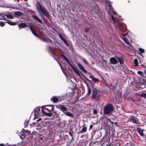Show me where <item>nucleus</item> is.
I'll list each match as a JSON object with an SVG mask.
<instances>
[{"mask_svg":"<svg viewBox=\"0 0 146 146\" xmlns=\"http://www.w3.org/2000/svg\"><path fill=\"white\" fill-rule=\"evenodd\" d=\"M36 7L38 12L40 13V15L42 16H45L48 19H50V16L46 8L41 5V4L38 1L36 5Z\"/></svg>","mask_w":146,"mask_h":146,"instance_id":"1","label":"nucleus"},{"mask_svg":"<svg viewBox=\"0 0 146 146\" xmlns=\"http://www.w3.org/2000/svg\"><path fill=\"white\" fill-rule=\"evenodd\" d=\"M113 107L111 104L108 103L104 106V113L105 115L110 114L111 112L113 111Z\"/></svg>","mask_w":146,"mask_h":146,"instance_id":"2","label":"nucleus"},{"mask_svg":"<svg viewBox=\"0 0 146 146\" xmlns=\"http://www.w3.org/2000/svg\"><path fill=\"white\" fill-rule=\"evenodd\" d=\"M62 58L63 60H64L66 61L67 63L69 64L70 66L72 67L73 70L74 71V72L77 74L78 76H80V74L78 71V69L77 68H75L74 67V66L71 64L70 62L68 61V60L67 58L63 54H62L61 55Z\"/></svg>","mask_w":146,"mask_h":146,"instance_id":"3","label":"nucleus"},{"mask_svg":"<svg viewBox=\"0 0 146 146\" xmlns=\"http://www.w3.org/2000/svg\"><path fill=\"white\" fill-rule=\"evenodd\" d=\"M46 108H45L44 109L50 112H52L54 110V106L52 105H48L45 106Z\"/></svg>","mask_w":146,"mask_h":146,"instance_id":"4","label":"nucleus"},{"mask_svg":"<svg viewBox=\"0 0 146 146\" xmlns=\"http://www.w3.org/2000/svg\"><path fill=\"white\" fill-rule=\"evenodd\" d=\"M129 119L130 121L131 122H132L135 124L137 123L139 124V123L137 122V121H138V119L137 117H135L132 115L130 117Z\"/></svg>","mask_w":146,"mask_h":146,"instance_id":"5","label":"nucleus"},{"mask_svg":"<svg viewBox=\"0 0 146 146\" xmlns=\"http://www.w3.org/2000/svg\"><path fill=\"white\" fill-rule=\"evenodd\" d=\"M116 58L114 57H111L110 58V62L111 64L114 65L118 63V61L116 59Z\"/></svg>","mask_w":146,"mask_h":146,"instance_id":"6","label":"nucleus"},{"mask_svg":"<svg viewBox=\"0 0 146 146\" xmlns=\"http://www.w3.org/2000/svg\"><path fill=\"white\" fill-rule=\"evenodd\" d=\"M106 139L108 140L106 141V140H105V142L102 144V146H110V138L109 137H107Z\"/></svg>","mask_w":146,"mask_h":146,"instance_id":"7","label":"nucleus"},{"mask_svg":"<svg viewBox=\"0 0 146 146\" xmlns=\"http://www.w3.org/2000/svg\"><path fill=\"white\" fill-rule=\"evenodd\" d=\"M77 66L79 69L84 73H87V71L85 70L84 67L80 63H78Z\"/></svg>","mask_w":146,"mask_h":146,"instance_id":"8","label":"nucleus"},{"mask_svg":"<svg viewBox=\"0 0 146 146\" xmlns=\"http://www.w3.org/2000/svg\"><path fill=\"white\" fill-rule=\"evenodd\" d=\"M58 108L64 113V111H67L68 108L64 105H58Z\"/></svg>","mask_w":146,"mask_h":146,"instance_id":"9","label":"nucleus"},{"mask_svg":"<svg viewBox=\"0 0 146 146\" xmlns=\"http://www.w3.org/2000/svg\"><path fill=\"white\" fill-rule=\"evenodd\" d=\"M40 107H39L36 108L34 109L33 110V112H34V115L35 116L36 115H38L39 114L40 115L39 113L40 110Z\"/></svg>","mask_w":146,"mask_h":146,"instance_id":"10","label":"nucleus"},{"mask_svg":"<svg viewBox=\"0 0 146 146\" xmlns=\"http://www.w3.org/2000/svg\"><path fill=\"white\" fill-rule=\"evenodd\" d=\"M18 26L20 29L22 28H24L28 26V25L26 23H21L18 24Z\"/></svg>","mask_w":146,"mask_h":146,"instance_id":"11","label":"nucleus"},{"mask_svg":"<svg viewBox=\"0 0 146 146\" xmlns=\"http://www.w3.org/2000/svg\"><path fill=\"white\" fill-rule=\"evenodd\" d=\"M14 14L15 17H21L24 16V14L20 11L15 12L14 13Z\"/></svg>","mask_w":146,"mask_h":146,"instance_id":"12","label":"nucleus"},{"mask_svg":"<svg viewBox=\"0 0 146 146\" xmlns=\"http://www.w3.org/2000/svg\"><path fill=\"white\" fill-rule=\"evenodd\" d=\"M115 58L117 60L121 65L124 64V60L123 57H120L118 56H116Z\"/></svg>","mask_w":146,"mask_h":146,"instance_id":"13","label":"nucleus"},{"mask_svg":"<svg viewBox=\"0 0 146 146\" xmlns=\"http://www.w3.org/2000/svg\"><path fill=\"white\" fill-rule=\"evenodd\" d=\"M137 130L139 133V135L141 136L142 137L145 136V135H144L143 133V130L142 129H141L140 128L138 127L137 128Z\"/></svg>","mask_w":146,"mask_h":146,"instance_id":"14","label":"nucleus"},{"mask_svg":"<svg viewBox=\"0 0 146 146\" xmlns=\"http://www.w3.org/2000/svg\"><path fill=\"white\" fill-rule=\"evenodd\" d=\"M98 94L97 89L96 88H94L92 90V98L93 99L96 98V96Z\"/></svg>","mask_w":146,"mask_h":146,"instance_id":"15","label":"nucleus"},{"mask_svg":"<svg viewBox=\"0 0 146 146\" xmlns=\"http://www.w3.org/2000/svg\"><path fill=\"white\" fill-rule=\"evenodd\" d=\"M32 17L38 23H40L41 24L42 23V21L37 16L35 15H32Z\"/></svg>","mask_w":146,"mask_h":146,"instance_id":"16","label":"nucleus"},{"mask_svg":"<svg viewBox=\"0 0 146 146\" xmlns=\"http://www.w3.org/2000/svg\"><path fill=\"white\" fill-rule=\"evenodd\" d=\"M50 100L54 103H56L58 101V98L56 96H54L51 98Z\"/></svg>","mask_w":146,"mask_h":146,"instance_id":"17","label":"nucleus"},{"mask_svg":"<svg viewBox=\"0 0 146 146\" xmlns=\"http://www.w3.org/2000/svg\"><path fill=\"white\" fill-rule=\"evenodd\" d=\"M29 28L30 29L31 32L32 33L36 36V37H39V36L36 33L35 30L33 28L32 26H29Z\"/></svg>","mask_w":146,"mask_h":146,"instance_id":"18","label":"nucleus"},{"mask_svg":"<svg viewBox=\"0 0 146 146\" xmlns=\"http://www.w3.org/2000/svg\"><path fill=\"white\" fill-rule=\"evenodd\" d=\"M90 78L93 81L95 82H99L100 81L99 79L95 78L93 75H91L89 76Z\"/></svg>","mask_w":146,"mask_h":146,"instance_id":"19","label":"nucleus"},{"mask_svg":"<svg viewBox=\"0 0 146 146\" xmlns=\"http://www.w3.org/2000/svg\"><path fill=\"white\" fill-rule=\"evenodd\" d=\"M102 94H101L98 92V94L96 96V101H99L102 97Z\"/></svg>","mask_w":146,"mask_h":146,"instance_id":"20","label":"nucleus"},{"mask_svg":"<svg viewBox=\"0 0 146 146\" xmlns=\"http://www.w3.org/2000/svg\"><path fill=\"white\" fill-rule=\"evenodd\" d=\"M26 134L25 133L22 131L21 134L20 135V137L22 139H23L26 137Z\"/></svg>","mask_w":146,"mask_h":146,"instance_id":"21","label":"nucleus"},{"mask_svg":"<svg viewBox=\"0 0 146 146\" xmlns=\"http://www.w3.org/2000/svg\"><path fill=\"white\" fill-rule=\"evenodd\" d=\"M64 113L66 115L69 116L71 117H74V115L73 114L71 113L70 112L67 111L65 112H64Z\"/></svg>","mask_w":146,"mask_h":146,"instance_id":"22","label":"nucleus"},{"mask_svg":"<svg viewBox=\"0 0 146 146\" xmlns=\"http://www.w3.org/2000/svg\"><path fill=\"white\" fill-rule=\"evenodd\" d=\"M111 18L112 20H113L114 23H116V24L117 25V26L118 27H119V25L117 23V20L116 19H115L114 17H113V16L112 15H111Z\"/></svg>","mask_w":146,"mask_h":146,"instance_id":"23","label":"nucleus"},{"mask_svg":"<svg viewBox=\"0 0 146 146\" xmlns=\"http://www.w3.org/2000/svg\"><path fill=\"white\" fill-rule=\"evenodd\" d=\"M44 42H47V43H48V42H50L52 44L53 43L52 41L51 40H50L49 38L48 37L45 38Z\"/></svg>","mask_w":146,"mask_h":146,"instance_id":"24","label":"nucleus"},{"mask_svg":"<svg viewBox=\"0 0 146 146\" xmlns=\"http://www.w3.org/2000/svg\"><path fill=\"white\" fill-rule=\"evenodd\" d=\"M122 38L124 42L128 45H130L129 42L127 40V38L125 37H122Z\"/></svg>","mask_w":146,"mask_h":146,"instance_id":"25","label":"nucleus"},{"mask_svg":"<svg viewBox=\"0 0 146 146\" xmlns=\"http://www.w3.org/2000/svg\"><path fill=\"white\" fill-rule=\"evenodd\" d=\"M87 130V127L85 126V125H84L83 128L81 129V133L84 132L86 131Z\"/></svg>","mask_w":146,"mask_h":146,"instance_id":"26","label":"nucleus"},{"mask_svg":"<svg viewBox=\"0 0 146 146\" xmlns=\"http://www.w3.org/2000/svg\"><path fill=\"white\" fill-rule=\"evenodd\" d=\"M6 17L8 19H13V16L11 14H6L5 15Z\"/></svg>","mask_w":146,"mask_h":146,"instance_id":"27","label":"nucleus"},{"mask_svg":"<svg viewBox=\"0 0 146 146\" xmlns=\"http://www.w3.org/2000/svg\"><path fill=\"white\" fill-rule=\"evenodd\" d=\"M138 50L139 51V53L140 55H142L141 53H144L145 52L144 50L143 49L139 48Z\"/></svg>","mask_w":146,"mask_h":146,"instance_id":"28","label":"nucleus"},{"mask_svg":"<svg viewBox=\"0 0 146 146\" xmlns=\"http://www.w3.org/2000/svg\"><path fill=\"white\" fill-rule=\"evenodd\" d=\"M140 96L146 99V94L142 93L140 94Z\"/></svg>","mask_w":146,"mask_h":146,"instance_id":"29","label":"nucleus"},{"mask_svg":"<svg viewBox=\"0 0 146 146\" xmlns=\"http://www.w3.org/2000/svg\"><path fill=\"white\" fill-rule=\"evenodd\" d=\"M5 16H6L4 14H2V17H1L2 18H1L0 19L1 20H4L5 21H7V19L5 17Z\"/></svg>","mask_w":146,"mask_h":146,"instance_id":"30","label":"nucleus"},{"mask_svg":"<svg viewBox=\"0 0 146 146\" xmlns=\"http://www.w3.org/2000/svg\"><path fill=\"white\" fill-rule=\"evenodd\" d=\"M47 47L48 49H49L50 51L52 52V54H53L54 55H55V54L52 51V48L51 46H47Z\"/></svg>","mask_w":146,"mask_h":146,"instance_id":"31","label":"nucleus"},{"mask_svg":"<svg viewBox=\"0 0 146 146\" xmlns=\"http://www.w3.org/2000/svg\"><path fill=\"white\" fill-rule=\"evenodd\" d=\"M52 113V112H48V113H46L45 115H46L47 116H48L51 117L52 116V115L53 114V113Z\"/></svg>","mask_w":146,"mask_h":146,"instance_id":"32","label":"nucleus"},{"mask_svg":"<svg viewBox=\"0 0 146 146\" xmlns=\"http://www.w3.org/2000/svg\"><path fill=\"white\" fill-rule=\"evenodd\" d=\"M134 62L135 64L134 66H137L138 65V62L137 59H135L134 60Z\"/></svg>","mask_w":146,"mask_h":146,"instance_id":"33","label":"nucleus"},{"mask_svg":"<svg viewBox=\"0 0 146 146\" xmlns=\"http://www.w3.org/2000/svg\"><path fill=\"white\" fill-rule=\"evenodd\" d=\"M22 131H24L26 134H27L28 135L30 134L31 132L30 131H29L27 130H25L24 129H23Z\"/></svg>","mask_w":146,"mask_h":146,"instance_id":"34","label":"nucleus"},{"mask_svg":"<svg viewBox=\"0 0 146 146\" xmlns=\"http://www.w3.org/2000/svg\"><path fill=\"white\" fill-rule=\"evenodd\" d=\"M46 107V106H42L41 107V108H42L41 111L43 113V114H44L45 115L46 112L44 110V107Z\"/></svg>","mask_w":146,"mask_h":146,"instance_id":"35","label":"nucleus"},{"mask_svg":"<svg viewBox=\"0 0 146 146\" xmlns=\"http://www.w3.org/2000/svg\"><path fill=\"white\" fill-rule=\"evenodd\" d=\"M91 93V90L90 88L88 87V93L87 94V96H89L90 95Z\"/></svg>","mask_w":146,"mask_h":146,"instance_id":"36","label":"nucleus"},{"mask_svg":"<svg viewBox=\"0 0 146 146\" xmlns=\"http://www.w3.org/2000/svg\"><path fill=\"white\" fill-rule=\"evenodd\" d=\"M73 132L72 131H69V132L68 133L70 134V136L72 137V140H74V139L73 137V134H72Z\"/></svg>","mask_w":146,"mask_h":146,"instance_id":"37","label":"nucleus"},{"mask_svg":"<svg viewBox=\"0 0 146 146\" xmlns=\"http://www.w3.org/2000/svg\"><path fill=\"white\" fill-rule=\"evenodd\" d=\"M44 138V136L43 135H41L40 136L38 137V139L40 141H41L43 140V138Z\"/></svg>","mask_w":146,"mask_h":146,"instance_id":"38","label":"nucleus"},{"mask_svg":"<svg viewBox=\"0 0 146 146\" xmlns=\"http://www.w3.org/2000/svg\"><path fill=\"white\" fill-rule=\"evenodd\" d=\"M29 123V121H26L24 123V125L25 126V127H27L28 126V125Z\"/></svg>","mask_w":146,"mask_h":146,"instance_id":"39","label":"nucleus"},{"mask_svg":"<svg viewBox=\"0 0 146 146\" xmlns=\"http://www.w3.org/2000/svg\"><path fill=\"white\" fill-rule=\"evenodd\" d=\"M5 23H6V22H3L0 21V26L1 27H3L5 25Z\"/></svg>","mask_w":146,"mask_h":146,"instance_id":"40","label":"nucleus"},{"mask_svg":"<svg viewBox=\"0 0 146 146\" xmlns=\"http://www.w3.org/2000/svg\"><path fill=\"white\" fill-rule=\"evenodd\" d=\"M59 36L60 38L61 39L63 40L64 39H65L62 36V35L60 33H59L58 35Z\"/></svg>","mask_w":146,"mask_h":146,"instance_id":"41","label":"nucleus"},{"mask_svg":"<svg viewBox=\"0 0 146 146\" xmlns=\"http://www.w3.org/2000/svg\"><path fill=\"white\" fill-rule=\"evenodd\" d=\"M132 144L131 143L129 142L126 144L125 146H131Z\"/></svg>","mask_w":146,"mask_h":146,"instance_id":"42","label":"nucleus"},{"mask_svg":"<svg viewBox=\"0 0 146 146\" xmlns=\"http://www.w3.org/2000/svg\"><path fill=\"white\" fill-rule=\"evenodd\" d=\"M90 28H86V29L85 30L84 32L86 33H87L90 30Z\"/></svg>","mask_w":146,"mask_h":146,"instance_id":"43","label":"nucleus"},{"mask_svg":"<svg viewBox=\"0 0 146 146\" xmlns=\"http://www.w3.org/2000/svg\"><path fill=\"white\" fill-rule=\"evenodd\" d=\"M82 61L84 62L87 65H88V62L86 61V60L84 58H82Z\"/></svg>","mask_w":146,"mask_h":146,"instance_id":"44","label":"nucleus"},{"mask_svg":"<svg viewBox=\"0 0 146 146\" xmlns=\"http://www.w3.org/2000/svg\"><path fill=\"white\" fill-rule=\"evenodd\" d=\"M63 41L66 45L67 46H69V44L66 41V40H65V39H64Z\"/></svg>","mask_w":146,"mask_h":146,"instance_id":"45","label":"nucleus"},{"mask_svg":"<svg viewBox=\"0 0 146 146\" xmlns=\"http://www.w3.org/2000/svg\"><path fill=\"white\" fill-rule=\"evenodd\" d=\"M38 37L39 38H40V40H42L44 42V41L45 40V38H42V37H40V36H39V37Z\"/></svg>","mask_w":146,"mask_h":146,"instance_id":"46","label":"nucleus"},{"mask_svg":"<svg viewBox=\"0 0 146 146\" xmlns=\"http://www.w3.org/2000/svg\"><path fill=\"white\" fill-rule=\"evenodd\" d=\"M128 33L127 32L125 34H122V37H125L124 36H126L128 34Z\"/></svg>","mask_w":146,"mask_h":146,"instance_id":"47","label":"nucleus"},{"mask_svg":"<svg viewBox=\"0 0 146 146\" xmlns=\"http://www.w3.org/2000/svg\"><path fill=\"white\" fill-rule=\"evenodd\" d=\"M7 23L11 25V24L12 23V22L10 20H7Z\"/></svg>","mask_w":146,"mask_h":146,"instance_id":"48","label":"nucleus"},{"mask_svg":"<svg viewBox=\"0 0 146 146\" xmlns=\"http://www.w3.org/2000/svg\"><path fill=\"white\" fill-rule=\"evenodd\" d=\"M93 113L94 114H97V110L96 109H94L93 111Z\"/></svg>","mask_w":146,"mask_h":146,"instance_id":"49","label":"nucleus"},{"mask_svg":"<svg viewBox=\"0 0 146 146\" xmlns=\"http://www.w3.org/2000/svg\"><path fill=\"white\" fill-rule=\"evenodd\" d=\"M17 23L16 22H12V23L11 24V25H17Z\"/></svg>","mask_w":146,"mask_h":146,"instance_id":"50","label":"nucleus"},{"mask_svg":"<svg viewBox=\"0 0 146 146\" xmlns=\"http://www.w3.org/2000/svg\"><path fill=\"white\" fill-rule=\"evenodd\" d=\"M52 56H53V58H54V59L57 62H58V61L57 60L55 57L54 56V55H53V54H52Z\"/></svg>","mask_w":146,"mask_h":146,"instance_id":"51","label":"nucleus"},{"mask_svg":"<svg viewBox=\"0 0 146 146\" xmlns=\"http://www.w3.org/2000/svg\"><path fill=\"white\" fill-rule=\"evenodd\" d=\"M27 144V142L25 141H23L22 143V145H25Z\"/></svg>","mask_w":146,"mask_h":146,"instance_id":"52","label":"nucleus"},{"mask_svg":"<svg viewBox=\"0 0 146 146\" xmlns=\"http://www.w3.org/2000/svg\"><path fill=\"white\" fill-rule=\"evenodd\" d=\"M93 127V125H90V126L89 129H92V127Z\"/></svg>","mask_w":146,"mask_h":146,"instance_id":"53","label":"nucleus"},{"mask_svg":"<svg viewBox=\"0 0 146 146\" xmlns=\"http://www.w3.org/2000/svg\"><path fill=\"white\" fill-rule=\"evenodd\" d=\"M138 74H141L142 73V72L141 71H138L137 72Z\"/></svg>","mask_w":146,"mask_h":146,"instance_id":"54","label":"nucleus"},{"mask_svg":"<svg viewBox=\"0 0 146 146\" xmlns=\"http://www.w3.org/2000/svg\"><path fill=\"white\" fill-rule=\"evenodd\" d=\"M91 10L93 12H97V11L95 10V9H92Z\"/></svg>","mask_w":146,"mask_h":146,"instance_id":"55","label":"nucleus"},{"mask_svg":"<svg viewBox=\"0 0 146 146\" xmlns=\"http://www.w3.org/2000/svg\"><path fill=\"white\" fill-rule=\"evenodd\" d=\"M0 146H7L4 145L3 144H0Z\"/></svg>","mask_w":146,"mask_h":146,"instance_id":"56","label":"nucleus"},{"mask_svg":"<svg viewBox=\"0 0 146 146\" xmlns=\"http://www.w3.org/2000/svg\"><path fill=\"white\" fill-rule=\"evenodd\" d=\"M72 141H69L68 142V144H71V143H72V140H72Z\"/></svg>","mask_w":146,"mask_h":146,"instance_id":"57","label":"nucleus"},{"mask_svg":"<svg viewBox=\"0 0 146 146\" xmlns=\"http://www.w3.org/2000/svg\"><path fill=\"white\" fill-rule=\"evenodd\" d=\"M57 62L59 64V65L61 67V68H62V67H61V64H60V62H59V61H58V62Z\"/></svg>","mask_w":146,"mask_h":146,"instance_id":"58","label":"nucleus"},{"mask_svg":"<svg viewBox=\"0 0 146 146\" xmlns=\"http://www.w3.org/2000/svg\"><path fill=\"white\" fill-rule=\"evenodd\" d=\"M142 67H143V68H146V66L145 65H142Z\"/></svg>","mask_w":146,"mask_h":146,"instance_id":"59","label":"nucleus"},{"mask_svg":"<svg viewBox=\"0 0 146 146\" xmlns=\"http://www.w3.org/2000/svg\"><path fill=\"white\" fill-rule=\"evenodd\" d=\"M110 123L112 125H113V124L114 123L112 121H111Z\"/></svg>","mask_w":146,"mask_h":146,"instance_id":"60","label":"nucleus"},{"mask_svg":"<svg viewBox=\"0 0 146 146\" xmlns=\"http://www.w3.org/2000/svg\"><path fill=\"white\" fill-rule=\"evenodd\" d=\"M98 141H96L95 142H94V144H96V143H98Z\"/></svg>","mask_w":146,"mask_h":146,"instance_id":"61","label":"nucleus"},{"mask_svg":"<svg viewBox=\"0 0 146 146\" xmlns=\"http://www.w3.org/2000/svg\"><path fill=\"white\" fill-rule=\"evenodd\" d=\"M115 125H116V126L118 125V123L117 122H116L115 123Z\"/></svg>","mask_w":146,"mask_h":146,"instance_id":"62","label":"nucleus"},{"mask_svg":"<svg viewBox=\"0 0 146 146\" xmlns=\"http://www.w3.org/2000/svg\"><path fill=\"white\" fill-rule=\"evenodd\" d=\"M108 120L109 121L110 123L111 122V120L110 119H108Z\"/></svg>","mask_w":146,"mask_h":146,"instance_id":"63","label":"nucleus"},{"mask_svg":"<svg viewBox=\"0 0 146 146\" xmlns=\"http://www.w3.org/2000/svg\"><path fill=\"white\" fill-rule=\"evenodd\" d=\"M144 72L145 73H146V69L144 70Z\"/></svg>","mask_w":146,"mask_h":146,"instance_id":"64","label":"nucleus"}]
</instances>
